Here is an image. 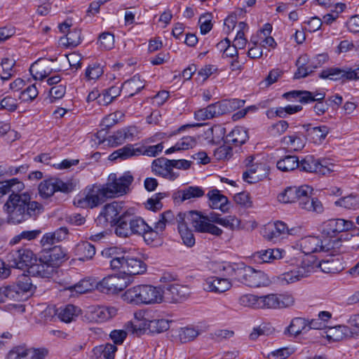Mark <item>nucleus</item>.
Segmentation results:
<instances>
[{
  "label": "nucleus",
  "instance_id": "aec40b11",
  "mask_svg": "<svg viewBox=\"0 0 359 359\" xmlns=\"http://www.w3.org/2000/svg\"><path fill=\"white\" fill-rule=\"evenodd\" d=\"M299 246L300 250L305 255H310L318 252H327L329 247L324 245L323 241L318 236H308L302 238L299 241Z\"/></svg>",
  "mask_w": 359,
  "mask_h": 359
},
{
  "label": "nucleus",
  "instance_id": "2eb2a0df",
  "mask_svg": "<svg viewBox=\"0 0 359 359\" xmlns=\"http://www.w3.org/2000/svg\"><path fill=\"white\" fill-rule=\"evenodd\" d=\"M320 77L323 79L332 81H346L356 80L359 79V67L356 69L331 67L322 71Z\"/></svg>",
  "mask_w": 359,
  "mask_h": 359
},
{
  "label": "nucleus",
  "instance_id": "6e6552de",
  "mask_svg": "<svg viewBox=\"0 0 359 359\" xmlns=\"http://www.w3.org/2000/svg\"><path fill=\"white\" fill-rule=\"evenodd\" d=\"M113 264L118 270L130 276L142 274L147 270V264L140 257L130 254L124 253L121 259H116Z\"/></svg>",
  "mask_w": 359,
  "mask_h": 359
},
{
  "label": "nucleus",
  "instance_id": "4468645a",
  "mask_svg": "<svg viewBox=\"0 0 359 359\" xmlns=\"http://www.w3.org/2000/svg\"><path fill=\"white\" fill-rule=\"evenodd\" d=\"M80 313L81 309L73 304L60 306L57 309L54 307L48 308L43 312V317L46 320H48L47 318L48 316H50L49 320H50L54 315H57L61 321L66 323L75 320Z\"/></svg>",
  "mask_w": 359,
  "mask_h": 359
},
{
  "label": "nucleus",
  "instance_id": "a19ab883",
  "mask_svg": "<svg viewBox=\"0 0 359 359\" xmlns=\"http://www.w3.org/2000/svg\"><path fill=\"white\" fill-rule=\"evenodd\" d=\"M299 161L296 156H285L278 161L276 166L278 169L283 172H289L297 168Z\"/></svg>",
  "mask_w": 359,
  "mask_h": 359
},
{
  "label": "nucleus",
  "instance_id": "473e14b6",
  "mask_svg": "<svg viewBox=\"0 0 359 359\" xmlns=\"http://www.w3.org/2000/svg\"><path fill=\"white\" fill-rule=\"evenodd\" d=\"M306 134L295 133L292 135L285 136L282 138V143L294 151L302 150L306 142Z\"/></svg>",
  "mask_w": 359,
  "mask_h": 359
},
{
  "label": "nucleus",
  "instance_id": "79ce46f5",
  "mask_svg": "<svg viewBox=\"0 0 359 359\" xmlns=\"http://www.w3.org/2000/svg\"><path fill=\"white\" fill-rule=\"evenodd\" d=\"M122 87L126 88L130 93L129 96L132 97L138 93L142 89L144 88V81L141 79L140 76L136 74L130 79L125 81L122 84Z\"/></svg>",
  "mask_w": 359,
  "mask_h": 359
},
{
  "label": "nucleus",
  "instance_id": "37998d69",
  "mask_svg": "<svg viewBox=\"0 0 359 359\" xmlns=\"http://www.w3.org/2000/svg\"><path fill=\"white\" fill-rule=\"evenodd\" d=\"M125 116V114L121 111H116L114 113H111L106 116L102 121V126L104 127V128L98 132V137L100 138L102 135V132L105 129H109V128L112 127L119 121H121Z\"/></svg>",
  "mask_w": 359,
  "mask_h": 359
},
{
  "label": "nucleus",
  "instance_id": "3c124183",
  "mask_svg": "<svg viewBox=\"0 0 359 359\" xmlns=\"http://www.w3.org/2000/svg\"><path fill=\"white\" fill-rule=\"evenodd\" d=\"M126 140V133L125 131L121 130H118L115 132L113 135H109L107 138H103L101 142H107V144L110 147H117L119 144H123Z\"/></svg>",
  "mask_w": 359,
  "mask_h": 359
},
{
  "label": "nucleus",
  "instance_id": "20e7f679",
  "mask_svg": "<svg viewBox=\"0 0 359 359\" xmlns=\"http://www.w3.org/2000/svg\"><path fill=\"white\" fill-rule=\"evenodd\" d=\"M114 231L116 235L121 238H128L132 235H152L151 226L137 215L133 208L124 210Z\"/></svg>",
  "mask_w": 359,
  "mask_h": 359
},
{
  "label": "nucleus",
  "instance_id": "393cba45",
  "mask_svg": "<svg viewBox=\"0 0 359 359\" xmlns=\"http://www.w3.org/2000/svg\"><path fill=\"white\" fill-rule=\"evenodd\" d=\"M6 287L10 294V299L18 300L25 292L32 291L34 285L29 278L25 277L18 280L17 284L6 285Z\"/></svg>",
  "mask_w": 359,
  "mask_h": 359
},
{
  "label": "nucleus",
  "instance_id": "bf43d9fd",
  "mask_svg": "<svg viewBox=\"0 0 359 359\" xmlns=\"http://www.w3.org/2000/svg\"><path fill=\"white\" fill-rule=\"evenodd\" d=\"M179 233L181 236L183 243L191 248L195 244V238L192 231L188 229L187 226H180Z\"/></svg>",
  "mask_w": 359,
  "mask_h": 359
},
{
  "label": "nucleus",
  "instance_id": "a18cd8bd",
  "mask_svg": "<svg viewBox=\"0 0 359 359\" xmlns=\"http://www.w3.org/2000/svg\"><path fill=\"white\" fill-rule=\"evenodd\" d=\"M201 332L198 327H182L179 330L178 337L181 343L184 344L194 340Z\"/></svg>",
  "mask_w": 359,
  "mask_h": 359
},
{
  "label": "nucleus",
  "instance_id": "13d9d810",
  "mask_svg": "<svg viewBox=\"0 0 359 359\" xmlns=\"http://www.w3.org/2000/svg\"><path fill=\"white\" fill-rule=\"evenodd\" d=\"M307 60V55H302L297 60L296 65L297 70L294 74L295 79L304 78L309 75V68L306 67Z\"/></svg>",
  "mask_w": 359,
  "mask_h": 359
},
{
  "label": "nucleus",
  "instance_id": "72a5a7b5",
  "mask_svg": "<svg viewBox=\"0 0 359 359\" xmlns=\"http://www.w3.org/2000/svg\"><path fill=\"white\" fill-rule=\"evenodd\" d=\"M205 194L204 190L197 186H190L179 190L175 194V198H180L182 201L190 200L195 198H200Z\"/></svg>",
  "mask_w": 359,
  "mask_h": 359
},
{
  "label": "nucleus",
  "instance_id": "cd10ccee",
  "mask_svg": "<svg viewBox=\"0 0 359 359\" xmlns=\"http://www.w3.org/2000/svg\"><path fill=\"white\" fill-rule=\"evenodd\" d=\"M283 250L278 248L266 249L257 251L252 254V258L257 264L270 263L276 259L283 257Z\"/></svg>",
  "mask_w": 359,
  "mask_h": 359
},
{
  "label": "nucleus",
  "instance_id": "c03bdc74",
  "mask_svg": "<svg viewBox=\"0 0 359 359\" xmlns=\"http://www.w3.org/2000/svg\"><path fill=\"white\" fill-rule=\"evenodd\" d=\"M97 288V282L91 278H84L71 286L69 290L79 294H84Z\"/></svg>",
  "mask_w": 359,
  "mask_h": 359
},
{
  "label": "nucleus",
  "instance_id": "6e6d98bb",
  "mask_svg": "<svg viewBox=\"0 0 359 359\" xmlns=\"http://www.w3.org/2000/svg\"><path fill=\"white\" fill-rule=\"evenodd\" d=\"M310 91L307 90H292L283 94V97L288 100L292 99H298V100L303 104L308 103L309 98H310Z\"/></svg>",
  "mask_w": 359,
  "mask_h": 359
},
{
  "label": "nucleus",
  "instance_id": "5fc2aeb1",
  "mask_svg": "<svg viewBox=\"0 0 359 359\" xmlns=\"http://www.w3.org/2000/svg\"><path fill=\"white\" fill-rule=\"evenodd\" d=\"M238 301L241 306L259 309V297L257 295L252 294H244L239 298Z\"/></svg>",
  "mask_w": 359,
  "mask_h": 359
},
{
  "label": "nucleus",
  "instance_id": "dca6fc26",
  "mask_svg": "<svg viewBox=\"0 0 359 359\" xmlns=\"http://www.w3.org/2000/svg\"><path fill=\"white\" fill-rule=\"evenodd\" d=\"M123 202L122 201H113L112 203L106 204L102 209L97 220L101 222L102 219L105 222H108L111 226L118 224V221L121 215L124 212Z\"/></svg>",
  "mask_w": 359,
  "mask_h": 359
},
{
  "label": "nucleus",
  "instance_id": "338daca9",
  "mask_svg": "<svg viewBox=\"0 0 359 359\" xmlns=\"http://www.w3.org/2000/svg\"><path fill=\"white\" fill-rule=\"evenodd\" d=\"M103 69L100 65L89 66L86 70V77L88 80H95L103 74Z\"/></svg>",
  "mask_w": 359,
  "mask_h": 359
},
{
  "label": "nucleus",
  "instance_id": "423d86ee",
  "mask_svg": "<svg viewBox=\"0 0 359 359\" xmlns=\"http://www.w3.org/2000/svg\"><path fill=\"white\" fill-rule=\"evenodd\" d=\"M109 192L106 191L104 185L95 184L88 186L83 190V194L75 198L74 203L81 208L93 209L109 198L107 194Z\"/></svg>",
  "mask_w": 359,
  "mask_h": 359
},
{
  "label": "nucleus",
  "instance_id": "f257e3e1",
  "mask_svg": "<svg viewBox=\"0 0 359 359\" xmlns=\"http://www.w3.org/2000/svg\"><path fill=\"white\" fill-rule=\"evenodd\" d=\"M23 188V183L16 178L0 182V197L11 193L4 205L9 223H21L31 217H36L43 211L42 205L32 201L29 194L19 193Z\"/></svg>",
  "mask_w": 359,
  "mask_h": 359
},
{
  "label": "nucleus",
  "instance_id": "f8f14e48",
  "mask_svg": "<svg viewBox=\"0 0 359 359\" xmlns=\"http://www.w3.org/2000/svg\"><path fill=\"white\" fill-rule=\"evenodd\" d=\"M313 262L303 259L301 266L296 269L283 273L278 277V282L281 285H288L299 281L313 271Z\"/></svg>",
  "mask_w": 359,
  "mask_h": 359
},
{
  "label": "nucleus",
  "instance_id": "6ab92c4d",
  "mask_svg": "<svg viewBox=\"0 0 359 359\" xmlns=\"http://www.w3.org/2000/svg\"><path fill=\"white\" fill-rule=\"evenodd\" d=\"M323 163H326V161L316 159L313 156H306L304 159L299 161L298 168L302 171L316 172L321 175H326L332 172V170Z\"/></svg>",
  "mask_w": 359,
  "mask_h": 359
},
{
  "label": "nucleus",
  "instance_id": "de8ad7c7",
  "mask_svg": "<svg viewBox=\"0 0 359 359\" xmlns=\"http://www.w3.org/2000/svg\"><path fill=\"white\" fill-rule=\"evenodd\" d=\"M334 205L348 210H357L359 208V196L351 194L340 198L334 202Z\"/></svg>",
  "mask_w": 359,
  "mask_h": 359
},
{
  "label": "nucleus",
  "instance_id": "9b49d317",
  "mask_svg": "<svg viewBox=\"0 0 359 359\" xmlns=\"http://www.w3.org/2000/svg\"><path fill=\"white\" fill-rule=\"evenodd\" d=\"M294 299L288 294H269L259 297V309H280L293 305Z\"/></svg>",
  "mask_w": 359,
  "mask_h": 359
},
{
  "label": "nucleus",
  "instance_id": "bb28decb",
  "mask_svg": "<svg viewBox=\"0 0 359 359\" xmlns=\"http://www.w3.org/2000/svg\"><path fill=\"white\" fill-rule=\"evenodd\" d=\"M231 287V282L227 278L210 277L203 283V289L208 292L223 293Z\"/></svg>",
  "mask_w": 359,
  "mask_h": 359
},
{
  "label": "nucleus",
  "instance_id": "2f4dec72",
  "mask_svg": "<svg viewBox=\"0 0 359 359\" xmlns=\"http://www.w3.org/2000/svg\"><path fill=\"white\" fill-rule=\"evenodd\" d=\"M264 167V164L255 162V164L251 165L243 172V180L250 184L255 183L260 180L265 175V173H263L265 170Z\"/></svg>",
  "mask_w": 359,
  "mask_h": 359
},
{
  "label": "nucleus",
  "instance_id": "f3484780",
  "mask_svg": "<svg viewBox=\"0 0 359 359\" xmlns=\"http://www.w3.org/2000/svg\"><path fill=\"white\" fill-rule=\"evenodd\" d=\"M152 171L155 175L163 177L169 180H176L179 174L173 172L171 160L161 157L154 160L151 165Z\"/></svg>",
  "mask_w": 359,
  "mask_h": 359
},
{
  "label": "nucleus",
  "instance_id": "a211bd4d",
  "mask_svg": "<svg viewBox=\"0 0 359 359\" xmlns=\"http://www.w3.org/2000/svg\"><path fill=\"white\" fill-rule=\"evenodd\" d=\"M126 287L123 278L118 276H108L97 282V290L105 294H116Z\"/></svg>",
  "mask_w": 359,
  "mask_h": 359
},
{
  "label": "nucleus",
  "instance_id": "1a4fd4ad",
  "mask_svg": "<svg viewBox=\"0 0 359 359\" xmlns=\"http://www.w3.org/2000/svg\"><path fill=\"white\" fill-rule=\"evenodd\" d=\"M356 229L353 221L341 218L326 220L320 226L321 233L330 238L336 237L341 232L355 230Z\"/></svg>",
  "mask_w": 359,
  "mask_h": 359
},
{
  "label": "nucleus",
  "instance_id": "052dcab7",
  "mask_svg": "<svg viewBox=\"0 0 359 359\" xmlns=\"http://www.w3.org/2000/svg\"><path fill=\"white\" fill-rule=\"evenodd\" d=\"M98 41L102 49L110 50L114 45V36L110 32H103L100 35Z\"/></svg>",
  "mask_w": 359,
  "mask_h": 359
},
{
  "label": "nucleus",
  "instance_id": "4d7b16f0",
  "mask_svg": "<svg viewBox=\"0 0 359 359\" xmlns=\"http://www.w3.org/2000/svg\"><path fill=\"white\" fill-rule=\"evenodd\" d=\"M194 214L200 213L196 211H189L188 212H179L175 218L178 224V230H180V226H187V222H190L192 226L195 228V223L192 218Z\"/></svg>",
  "mask_w": 359,
  "mask_h": 359
},
{
  "label": "nucleus",
  "instance_id": "f704fd0d",
  "mask_svg": "<svg viewBox=\"0 0 359 359\" xmlns=\"http://www.w3.org/2000/svg\"><path fill=\"white\" fill-rule=\"evenodd\" d=\"M163 146L162 143H159L152 146H140L137 147V144H132L133 156H137L140 155H144L147 156H156L163 150Z\"/></svg>",
  "mask_w": 359,
  "mask_h": 359
},
{
  "label": "nucleus",
  "instance_id": "603ef678",
  "mask_svg": "<svg viewBox=\"0 0 359 359\" xmlns=\"http://www.w3.org/2000/svg\"><path fill=\"white\" fill-rule=\"evenodd\" d=\"M306 261H310L313 262L315 264H313V269L316 267L320 268L322 271L325 273H334V260H322L320 262H317L314 257L311 256L310 257H308Z\"/></svg>",
  "mask_w": 359,
  "mask_h": 359
},
{
  "label": "nucleus",
  "instance_id": "b1692460",
  "mask_svg": "<svg viewBox=\"0 0 359 359\" xmlns=\"http://www.w3.org/2000/svg\"><path fill=\"white\" fill-rule=\"evenodd\" d=\"M195 223V229L198 232H207L215 236H220L223 231L209 222L207 216L194 214L192 217Z\"/></svg>",
  "mask_w": 359,
  "mask_h": 359
},
{
  "label": "nucleus",
  "instance_id": "412c9836",
  "mask_svg": "<svg viewBox=\"0 0 359 359\" xmlns=\"http://www.w3.org/2000/svg\"><path fill=\"white\" fill-rule=\"evenodd\" d=\"M41 256L42 261L48 263L54 269L67 259L66 252L58 245L43 248Z\"/></svg>",
  "mask_w": 359,
  "mask_h": 359
},
{
  "label": "nucleus",
  "instance_id": "ddd939ff",
  "mask_svg": "<svg viewBox=\"0 0 359 359\" xmlns=\"http://www.w3.org/2000/svg\"><path fill=\"white\" fill-rule=\"evenodd\" d=\"M72 190V184L58 178H50L42 181L39 185V193L43 198L52 196L55 192L69 193Z\"/></svg>",
  "mask_w": 359,
  "mask_h": 359
},
{
  "label": "nucleus",
  "instance_id": "58836bf2",
  "mask_svg": "<svg viewBox=\"0 0 359 359\" xmlns=\"http://www.w3.org/2000/svg\"><path fill=\"white\" fill-rule=\"evenodd\" d=\"M175 218V215L171 210H167L161 214L158 221L155 223L153 228L151 227L152 234L155 233L156 236L158 233L163 232L166 224L173 223Z\"/></svg>",
  "mask_w": 359,
  "mask_h": 359
},
{
  "label": "nucleus",
  "instance_id": "8fccbe9b",
  "mask_svg": "<svg viewBox=\"0 0 359 359\" xmlns=\"http://www.w3.org/2000/svg\"><path fill=\"white\" fill-rule=\"evenodd\" d=\"M60 41L63 45L74 48L81 43V31L76 29L68 31L65 37L61 38Z\"/></svg>",
  "mask_w": 359,
  "mask_h": 359
},
{
  "label": "nucleus",
  "instance_id": "a878e982",
  "mask_svg": "<svg viewBox=\"0 0 359 359\" xmlns=\"http://www.w3.org/2000/svg\"><path fill=\"white\" fill-rule=\"evenodd\" d=\"M306 138L314 144H321L330 133V128L326 126L311 127V124L303 126Z\"/></svg>",
  "mask_w": 359,
  "mask_h": 359
},
{
  "label": "nucleus",
  "instance_id": "774afa93",
  "mask_svg": "<svg viewBox=\"0 0 359 359\" xmlns=\"http://www.w3.org/2000/svg\"><path fill=\"white\" fill-rule=\"evenodd\" d=\"M17 107V100L11 96H6L0 101V110L4 109L9 111H14Z\"/></svg>",
  "mask_w": 359,
  "mask_h": 359
},
{
  "label": "nucleus",
  "instance_id": "c756f323",
  "mask_svg": "<svg viewBox=\"0 0 359 359\" xmlns=\"http://www.w3.org/2000/svg\"><path fill=\"white\" fill-rule=\"evenodd\" d=\"M187 288L180 285H170L163 292V301L176 303L184 300L187 297Z\"/></svg>",
  "mask_w": 359,
  "mask_h": 359
},
{
  "label": "nucleus",
  "instance_id": "7ed1b4c3",
  "mask_svg": "<svg viewBox=\"0 0 359 359\" xmlns=\"http://www.w3.org/2000/svg\"><path fill=\"white\" fill-rule=\"evenodd\" d=\"M312 190V188L307 185L287 187L284 192L278 196V199L284 203L298 201L300 208L321 214L324 211L323 205L317 198L309 196Z\"/></svg>",
  "mask_w": 359,
  "mask_h": 359
},
{
  "label": "nucleus",
  "instance_id": "680f3d73",
  "mask_svg": "<svg viewBox=\"0 0 359 359\" xmlns=\"http://www.w3.org/2000/svg\"><path fill=\"white\" fill-rule=\"evenodd\" d=\"M102 255L103 257L110 259L109 264L111 269L118 270V268L115 267L113 264L116 259H121V255L118 252V249L116 248L104 249L102 252Z\"/></svg>",
  "mask_w": 359,
  "mask_h": 359
},
{
  "label": "nucleus",
  "instance_id": "5701e85b",
  "mask_svg": "<svg viewBox=\"0 0 359 359\" xmlns=\"http://www.w3.org/2000/svg\"><path fill=\"white\" fill-rule=\"evenodd\" d=\"M208 198V204L212 209H219L222 212H228L229 210V201L226 196L222 194L220 191L214 189L207 194Z\"/></svg>",
  "mask_w": 359,
  "mask_h": 359
},
{
  "label": "nucleus",
  "instance_id": "e2e57ef3",
  "mask_svg": "<svg viewBox=\"0 0 359 359\" xmlns=\"http://www.w3.org/2000/svg\"><path fill=\"white\" fill-rule=\"evenodd\" d=\"M232 156V149L229 145H222L214 151V156L218 161L229 159Z\"/></svg>",
  "mask_w": 359,
  "mask_h": 359
},
{
  "label": "nucleus",
  "instance_id": "9d476101",
  "mask_svg": "<svg viewBox=\"0 0 359 359\" xmlns=\"http://www.w3.org/2000/svg\"><path fill=\"white\" fill-rule=\"evenodd\" d=\"M7 261L11 267L24 269H28L34 262H36V257L30 249L22 248L9 252Z\"/></svg>",
  "mask_w": 359,
  "mask_h": 359
},
{
  "label": "nucleus",
  "instance_id": "864d4df0",
  "mask_svg": "<svg viewBox=\"0 0 359 359\" xmlns=\"http://www.w3.org/2000/svg\"><path fill=\"white\" fill-rule=\"evenodd\" d=\"M133 156L132 144H127L123 147L118 149L111 154L109 156V159L111 161L121 158L122 160L127 159Z\"/></svg>",
  "mask_w": 359,
  "mask_h": 359
},
{
  "label": "nucleus",
  "instance_id": "4be33fe9",
  "mask_svg": "<svg viewBox=\"0 0 359 359\" xmlns=\"http://www.w3.org/2000/svg\"><path fill=\"white\" fill-rule=\"evenodd\" d=\"M287 226L281 221H277L264 230V236L269 241L276 243L287 236Z\"/></svg>",
  "mask_w": 359,
  "mask_h": 359
},
{
  "label": "nucleus",
  "instance_id": "e433bc0d",
  "mask_svg": "<svg viewBox=\"0 0 359 359\" xmlns=\"http://www.w3.org/2000/svg\"><path fill=\"white\" fill-rule=\"evenodd\" d=\"M226 139L228 143L239 146L248 140V135L244 128L236 127L226 135Z\"/></svg>",
  "mask_w": 359,
  "mask_h": 359
},
{
  "label": "nucleus",
  "instance_id": "69168bd1",
  "mask_svg": "<svg viewBox=\"0 0 359 359\" xmlns=\"http://www.w3.org/2000/svg\"><path fill=\"white\" fill-rule=\"evenodd\" d=\"M7 359H28L27 348L25 346H16L11 350Z\"/></svg>",
  "mask_w": 359,
  "mask_h": 359
},
{
  "label": "nucleus",
  "instance_id": "ea45409f",
  "mask_svg": "<svg viewBox=\"0 0 359 359\" xmlns=\"http://www.w3.org/2000/svg\"><path fill=\"white\" fill-rule=\"evenodd\" d=\"M196 144V140L194 137L184 136L177 142L174 146L168 149L165 153L168 155L181 150H188L195 147Z\"/></svg>",
  "mask_w": 359,
  "mask_h": 359
},
{
  "label": "nucleus",
  "instance_id": "09e8293b",
  "mask_svg": "<svg viewBox=\"0 0 359 359\" xmlns=\"http://www.w3.org/2000/svg\"><path fill=\"white\" fill-rule=\"evenodd\" d=\"M125 328L128 332L136 336H140L147 329V323L144 320L135 319L133 321L128 322L125 325Z\"/></svg>",
  "mask_w": 359,
  "mask_h": 359
},
{
  "label": "nucleus",
  "instance_id": "f03ea898",
  "mask_svg": "<svg viewBox=\"0 0 359 359\" xmlns=\"http://www.w3.org/2000/svg\"><path fill=\"white\" fill-rule=\"evenodd\" d=\"M224 270L232 278L248 287H266L271 283L264 271L256 270L243 262L229 264L224 267Z\"/></svg>",
  "mask_w": 359,
  "mask_h": 359
},
{
  "label": "nucleus",
  "instance_id": "49530a36",
  "mask_svg": "<svg viewBox=\"0 0 359 359\" xmlns=\"http://www.w3.org/2000/svg\"><path fill=\"white\" fill-rule=\"evenodd\" d=\"M114 307L98 306L93 311L94 318L99 322L106 321L116 314Z\"/></svg>",
  "mask_w": 359,
  "mask_h": 359
},
{
  "label": "nucleus",
  "instance_id": "c85d7f7f",
  "mask_svg": "<svg viewBox=\"0 0 359 359\" xmlns=\"http://www.w3.org/2000/svg\"><path fill=\"white\" fill-rule=\"evenodd\" d=\"M48 263L42 261V256L41 255L39 260L34 262L32 265L28 269V273L32 276L49 278L53 273L55 269Z\"/></svg>",
  "mask_w": 359,
  "mask_h": 359
},
{
  "label": "nucleus",
  "instance_id": "c9c22d12",
  "mask_svg": "<svg viewBox=\"0 0 359 359\" xmlns=\"http://www.w3.org/2000/svg\"><path fill=\"white\" fill-rule=\"evenodd\" d=\"M75 250L79 259L83 262L92 259L96 252L95 246L87 241L77 244Z\"/></svg>",
  "mask_w": 359,
  "mask_h": 359
},
{
  "label": "nucleus",
  "instance_id": "0eeeda50",
  "mask_svg": "<svg viewBox=\"0 0 359 359\" xmlns=\"http://www.w3.org/2000/svg\"><path fill=\"white\" fill-rule=\"evenodd\" d=\"M133 176L130 172H124L121 176L117 177L116 174L111 173L109 175L108 181L103 184L109 198L116 196H122L129 191V187L133 182Z\"/></svg>",
  "mask_w": 359,
  "mask_h": 359
},
{
  "label": "nucleus",
  "instance_id": "7c9ffc66",
  "mask_svg": "<svg viewBox=\"0 0 359 359\" xmlns=\"http://www.w3.org/2000/svg\"><path fill=\"white\" fill-rule=\"evenodd\" d=\"M29 71L35 80H43L53 72V69L49 60L40 59L31 65Z\"/></svg>",
  "mask_w": 359,
  "mask_h": 359
},
{
  "label": "nucleus",
  "instance_id": "4c0bfd02",
  "mask_svg": "<svg viewBox=\"0 0 359 359\" xmlns=\"http://www.w3.org/2000/svg\"><path fill=\"white\" fill-rule=\"evenodd\" d=\"M308 320L302 318H294L284 332L285 334L297 336L302 332H306Z\"/></svg>",
  "mask_w": 359,
  "mask_h": 359
},
{
  "label": "nucleus",
  "instance_id": "0e129e2a",
  "mask_svg": "<svg viewBox=\"0 0 359 359\" xmlns=\"http://www.w3.org/2000/svg\"><path fill=\"white\" fill-rule=\"evenodd\" d=\"M289 125L286 121H279L269 128V133L273 137H278L283 134L288 128Z\"/></svg>",
  "mask_w": 359,
  "mask_h": 359
},
{
  "label": "nucleus",
  "instance_id": "39448f33",
  "mask_svg": "<svg viewBox=\"0 0 359 359\" xmlns=\"http://www.w3.org/2000/svg\"><path fill=\"white\" fill-rule=\"evenodd\" d=\"M122 297L127 303L135 305L160 304L163 300L162 290L151 285H138L130 287Z\"/></svg>",
  "mask_w": 359,
  "mask_h": 359
}]
</instances>
